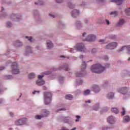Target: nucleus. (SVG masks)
I'll return each instance as SVG.
<instances>
[{
	"label": "nucleus",
	"instance_id": "nucleus-51",
	"mask_svg": "<svg viewBox=\"0 0 130 130\" xmlns=\"http://www.w3.org/2000/svg\"><path fill=\"white\" fill-rule=\"evenodd\" d=\"M107 127H103V130H107Z\"/></svg>",
	"mask_w": 130,
	"mask_h": 130
},
{
	"label": "nucleus",
	"instance_id": "nucleus-61",
	"mask_svg": "<svg viewBox=\"0 0 130 130\" xmlns=\"http://www.w3.org/2000/svg\"><path fill=\"white\" fill-rule=\"evenodd\" d=\"M80 57L81 58H83V55H81V56H80Z\"/></svg>",
	"mask_w": 130,
	"mask_h": 130
},
{
	"label": "nucleus",
	"instance_id": "nucleus-10",
	"mask_svg": "<svg viewBox=\"0 0 130 130\" xmlns=\"http://www.w3.org/2000/svg\"><path fill=\"white\" fill-rule=\"evenodd\" d=\"M80 14V11L77 10H74L72 11L71 15L72 17H74V18H76V17H78Z\"/></svg>",
	"mask_w": 130,
	"mask_h": 130
},
{
	"label": "nucleus",
	"instance_id": "nucleus-39",
	"mask_svg": "<svg viewBox=\"0 0 130 130\" xmlns=\"http://www.w3.org/2000/svg\"><path fill=\"white\" fill-rule=\"evenodd\" d=\"M12 23H11V22H8L7 23V26L8 27H12Z\"/></svg>",
	"mask_w": 130,
	"mask_h": 130
},
{
	"label": "nucleus",
	"instance_id": "nucleus-30",
	"mask_svg": "<svg viewBox=\"0 0 130 130\" xmlns=\"http://www.w3.org/2000/svg\"><path fill=\"white\" fill-rule=\"evenodd\" d=\"M63 68L65 69V71H69V65H68V64L63 65Z\"/></svg>",
	"mask_w": 130,
	"mask_h": 130
},
{
	"label": "nucleus",
	"instance_id": "nucleus-26",
	"mask_svg": "<svg viewBox=\"0 0 130 130\" xmlns=\"http://www.w3.org/2000/svg\"><path fill=\"white\" fill-rule=\"evenodd\" d=\"M86 62L85 61L82 62L81 69H82L83 70H85L86 69Z\"/></svg>",
	"mask_w": 130,
	"mask_h": 130
},
{
	"label": "nucleus",
	"instance_id": "nucleus-4",
	"mask_svg": "<svg viewBox=\"0 0 130 130\" xmlns=\"http://www.w3.org/2000/svg\"><path fill=\"white\" fill-rule=\"evenodd\" d=\"M75 49L77 51L86 52V48H85V46L82 43L78 44L75 47Z\"/></svg>",
	"mask_w": 130,
	"mask_h": 130
},
{
	"label": "nucleus",
	"instance_id": "nucleus-54",
	"mask_svg": "<svg viewBox=\"0 0 130 130\" xmlns=\"http://www.w3.org/2000/svg\"><path fill=\"white\" fill-rule=\"evenodd\" d=\"M99 42H104V40H100Z\"/></svg>",
	"mask_w": 130,
	"mask_h": 130
},
{
	"label": "nucleus",
	"instance_id": "nucleus-48",
	"mask_svg": "<svg viewBox=\"0 0 130 130\" xmlns=\"http://www.w3.org/2000/svg\"><path fill=\"white\" fill-rule=\"evenodd\" d=\"M85 103H91V101H90V100L86 101H85Z\"/></svg>",
	"mask_w": 130,
	"mask_h": 130
},
{
	"label": "nucleus",
	"instance_id": "nucleus-44",
	"mask_svg": "<svg viewBox=\"0 0 130 130\" xmlns=\"http://www.w3.org/2000/svg\"><path fill=\"white\" fill-rule=\"evenodd\" d=\"M64 111V110H66V108H62V109H60V110H58V111H57V112H58V111Z\"/></svg>",
	"mask_w": 130,
	"mask_h": 130
},
{
	"label": "nucleus",
	"instance_id": "nucleus-41",
	"mask_svg": "<svg viewBox=\"0 0 130 130\" xmlns=\"http://www.w3.org/2000/svg\"><path fill=\"white\" fill-rule=\"evenodd\" d=\"M63 1L62 0H56V2L58 4H60V3H62Z\"/></svg>",
	"mask_w": 130,
	"mask_h": 130
},
{
	"label": "nucleus",
	"instance_id": "nucleus-63",
	"mask_svg": "<svg viewBox=\"0 0 130 130\" xmlns=\"http://www.w3.org/2000/svg\"><path fill=\"white\" fill-rule=\"evenodd\" d=\"M4 8H2V11L3 12V11H4Z\"/></svg>",
	"mask_w": 130,
	"mask_h": 130
},
{
	"label": "nucleus",
	"instance_id": "nucleus-64",
	"mask_svg": "<svg viewBox=\"0 0 130 130\" xmlns=\"http://www.w3.org/2000/svg\"><path fill=\"white\" fill-rule=\"evenodd\" d=\"M60 57H64V56L63 55H61V56H60Z\"/></svg>",
	"mask_w": 130,
	"mask_h": 130
},
{
	"label": "nucleus",
	"instance_id": "nucleus-52",
	"mask_svg": "<svg viewBox=\"0 0 130 130\" xmlns=\"http://www.w3.org/2000/svg\"><path fill=\"white\" fill-rule=\"evenodd\" d=\"M10 116H13V115H14V113L10 112Z\"/></svg>",
	"mask_w": 130,
	"mask_h": 130
},
{
	"label": "nucleus",
	"instance_id": "nucleus-32",
	"mask_svg": "<svg viewBox=\"0 0 130 130\" xmlns=\"http://www.w3.org/2000/svg\"><path fill=\"white\" fill-rule=\"evenodd\" d=\"M97 52V50L95 48H93L91 50V54H94V53H96Z\"/></svg>",
	"mask_w": 130,
	"mask_h": 130
},
{
	"label": "nucleus",
	"instance_id": "nucleus-27",
	"mask_svg": "<svg viewBox=\"0 0 130 130\" xmlns=\"http://www.w3.org/2000/svg\"><path fill=\"white\" fill-rule=\"evenodd\" d=\"M125 12L126 13V14L127 16H129V15H130V8H128V9H126Z\"/></svg>",
	"mask_w": 130,
	"mask_h": 130
},
{
	"label": "nucleus",
	"instance_id": "nucleus-29",
	"mask_svg": "<svg viewBox=\"0 0 130 130\" xmlns=\"http://www.w3.org/2000/svg\"><path fill=\"white\" fill-rule=\"evenodd\" d=\"M31 47H28L26 48V52H29V53H32V52H31Z\"/></svg>",
	"mask_w": 130,
	"mask_h": 130
},
{
	"label": "nucleus",
	"instance_id": "nucleus-56",
	"mask_svg": "<svg viewBox=\"0 0 130 130\" xmlns=\"http://www.w3.org/2000/svg\"><path fill=\"white\" fill-rule=\"evenodd\" d=\"M62 130H69V129L66 128V127H63V128H62Z\"/></svg>",
	"mask_w": 130,
	"mask_h": 130
},
{
	"label": "nucleus",
	"instance_id": "nucleus-62",
	"mask_svg": "<svg viewBox=\"0 0 130 130\" xmlns=\"http://www.w3.org/2000/svg\"><path fill=\"white\" fill-rule=\"evenodd\" d=\"M59 80H63V78L61 77V79H59Z\"/></svg>",
	"mask_w": 130,
	"mask_h": 130
},
{
	"label": "nucleus",
	"instance_id": "nucleus-43",
	"mask_svg": "<svg viewBox=\"0 0 130 130\" xmlns=\"http://www.w3.org/2000/svg\"><path fill=\"white\" fill-rule=\"evenodd\" d=\"M43 77H44V76L39 75L38 76V78L39 79V80H41V79H42V78H43Z\"/></svg>",
	"mask_w": 130,
	"mask_h": 130
},
{
	"label": "nucleus",
	"instance_id": "nucleus-46",
	"mask_svg": "<svg viewBox=\"0 0 130 130\" xmlns=\"http://www.w3.org/2000/svg\"><path fill=\"white\" fill-rule=\"evenodd\" d=\"M3 70H5V67H0V71H3Z\"/></svg>",
	"mask_w": 130,
	"mask_h": 130
},
{
	"label": "nucleus",
	"instance_id": "nucleus-49",
	"mask_svg": "<svg viewBox=\"0 0 130 130\" xmlns=\"http://www.w3.org/2000/svg\"><path fill=\"white\" fill-rule=\"evenodd\" d=\"M43 90H47V87H46V86H43Z\"/></svg>",
	"mask_w": 130,
	"mask_h": 130
},
{
	"label": "nucleus",
	"instance_id": "nucleus-9",
	"mask_svg": "<svg viewBox=\"0 0 130 130\" xmlns=\"http://www.w3.org/2000/svg\"><path fill=\"white\" fill-rule=\"evenodd\" d=\"M127 91H128V88L127 87H122L121 89H119L118 92H119V93H121V94H124L127 93Z\"/></svg>",
	"mask_w": 130,
	"mask_h": 130
},
{
	"label": "nucleus",
	"instance_id": "nucleus-59",
	"mask_svg": "<svg viewBox=\"0 0 130 130\" xmlns=\"http://www.w3.org/2000/svg\"><path fill=\"white\" fill-rule=\"evenodd\" d=\"M98 108H99V107H98V108L96 109L95 108H94V110H96L97 111V110H98Z\"/></svg>",
	"mask_w": 130,
	"mask_h": 130
},
{
	"label": "nucleus",
	"instance_id": "nucleus-1",
	"mask_svg": "<svg viewBox=\"0 0 130 130\" xmlns=\"http://www.w3.org/2000/svg\"><path fill=\"white\" fill-rule=\"evenodd\" d=\"M91 71L95 74H101L105 71V67H102L100 64H95L92 66Z\"/></svg>",
	"mask_w": 130,
	"mask_h": 130
},
{
	"label": "nucleus",
	"instance_id": "nucleus-53",
	"mask_svg": "<svg viewBox=\"0 0 130 130\" xmlns=\"http://www.w3.org/2000/svg\"><path fill=\"white\" fill-rule=\"evenodd\" d=\"M12 78H13V76H11V75H9L8 76V79H12Z\"/></svg>",
	"mask_w": 130,
	"mask_h": 130
},
{
	"label": "nucleus",
	"instance_id": "nucleus-14",
	"mask_svg": "<svg viewBox=\"0 0 130 130\" xmlns=\"http://www.w3.org/2000/svg\"><path fill=\"white\" fill-rule=\"evenodd\" d=\"M44 84H45V82L42 79H39L37 81V85L38 86H43Z\"/></svg>",
	"mask_w": 130,
	"mask_h": 130
},
{
	"label": "nucleus",
	"instance_id": "nucleus-5",
	"mask_svg": "<svg viewBox=\"0 0 130 130\" xmlns=\"http://www.w3.org/2000/svg\"><path fill=\"white\" fill-rule=\"evenodd\" d=\"M42 114L41 115H38L36 116V119H41L42 117H46L49 114V111L46 110H42Z\"/></svg>",
	"mask_w": 130,
	"mask_h": 130
},
{
	"label": "nucleus",
	"instance_id": "nucleus-19",
	"mask_svg": "<svg viewBox=\"0 0 130 130\" xmlns=\"http://www.w3.org/2000/svg\"><path fill=\"white\" fill-rule=\"evenodd\" d=\"M85 75L86 74L83 71L81 73L76 74V77L77 78H81V77H84Z\"/></svg>",
	"mask_w": 130,
	"mask_h": 130
},
{
	"label": "nucleus",
	"instance_id": "nucleus-25",
	"mask_svg": "<svg viewBox=\"0 0 130 130\" xmlns=\"http://www.w3.org/2000/svg\"><path fill=\"white\" fill-rule=\"evenodd\" d=\"M29 79H34L35 78V74L34 73H30L28 75Z\"/></svg>",
	"mask_w": 130,
	"mask_h": 130
},
{
	"label": "nucleus",
	"instance_id": "nucleus-40",
	"mask_svg": "<svg viewBox=\"0 0 130 130\" xmlns=\"http://www.w3.org/2000/svg\"><path fill=\"white\" fill-rule=\"evenodd\" d=\"M49 74H51V71H47L44 72V75H49Z\"/></svg>",
	"mask_w": 130,
	"mask_h": 130
},
{
	"label": "nucleus",
	"instance_id": "nucleus-22",
	"mask_svg": "<svg viewBox=\"0 0 130 130\" xmlns=\"http://www.w3.org/2000/svg\"><path fill=\"white\" fill-rule=\"evenodd\" d=\"M66 99L72 100V99H73V95H72V94H67L66 96Z\"/></svg>",
	"mask_w": 130,
	"mask_h": 130
},
{
	"label": "nucleus",
	"instance_id": "nucleus-12",
	"mask_svg": "<svg viewBox=\"0 0 130 130\" xmlns=\"http://www.w3.org/2000/svg\"><path fill=\"white\" fill-rule=\"evenodd\" d=\"M124 48H126V50H127L128 54H130V45L127 46H124L121 48V49L118 51V52H120V51H122Z\"/></svg>",
	"mask_w": 130,
	"mask_h": 130
},
{
	"label": "nucleus",
	"instance_id": "nucleus-45",
	"mask_svg": "<svg viewBox=\"0 0 130 130\" xmlns=\"http://www.w3.org/2000/svg\"><path fill=\"white\" fill-rule=\"evenodd\" d=\"M104 59H105V60H107L108 59V56H105Z\"/></svg>",
	"mask_w": 130,
	"mask_h": 130
},
{
	"label": "nucleus",
	"instance_id": "nucleus-36",
	"mask_svg": "<svg viewBox=\"0 0 130 130\" xmlns=\"http://www.w3.org/2000/svg\"><path fill=\"white\" fill-rule=\"evenodd\" d=\"M110 38L111 39H115L116 38V36L112 35L111 36H110Z\"/></svg>",
	"mask_w": 130,
	"mask_h": 130
},
{
	"label": "nucleus",
	"instance_id": "nucleus-6",
	"mask_svg": "<svg viewBox=\"0 0 130 130\" xmlns=\"http://www.w3.org/2000/svg\"><path fill=\"white\" fill-rule=\"evenodd\" d=\"M117 46V43L112 42L107 45L105 47L106 49H114V48H116Z\"/></svg>",
	"mask_w": 130,
	"mask_h": 130
},
{
	"label": "nucleus",
	"instance_id": "nucleus-31",
	"mask_svg": "<svg viewBox=\"0 0 130 130\" xmlns=\"http://www.w3.org/2000/svg\"><path fill=\"white\" fill-rule=\"evenodd\" d=\"M77 85H82V84H83V81L79 79L77 81Z\"/></svg>",
	"mask_w": 130,
	"mask_h": 130
},
{
	"label": "nucleus",
	"instance_id": "nucleus-21",
	"mask_svg": "<svg viewBox=\"0 0 130 130\" xmlns=\"http://www.w3.org/2000/svg\"><path fill=\"white\" fill-rule=\"evenodd\" d=\"M114 96V94L112 92H110L107 95V98H109V99H112Z\"/></svg>",
	"mask_w": 130,
	"mask_h": 130
},
{
	"label": "nucleus",
	"instance_id": "nucleus-2",
	"mask_svg": "<svg viewBox=\"0 0 130 130\" xmlns=\"http://www.w3.org/2000/svg\"><path fill=\"white\" fill-rule=\"evenodd\" d=\"M44 97L45 105H48V104H49L51 102V100H52V94L50 92H45L44 93Z\"/></svg>",
	"mask_w": 130,
	"mask_h": 130
},
{
	"label": "nucleus",
	"instance_id": "nucleus-3",
	"mask_svg": "<svg viewBox=\"0 0 130 130\" xmlns=\"http://www.w3.org/2000/svg\"><path fill=\"white\" fill-rule=\"evenodd\" d=\"M11 69L12 73L14 75H17V74H19V73H20V71L19 70V65L16 62L12 63Z\"/></svg>",
	"mask_w": 130,
	"mask_h": 130
},
{
	"label": "nucleus",
	"instance_id": "nucleus-55",
	"mask_svg": "<svg viewBox=\"0 0 130 130\" xmlns=\"http://www.w3.org/2000/svg\"><path fill=\"white\" fill-rule=\"evenodd\" d=\"M85 35H86V32H84L82 34L83 37H85Z\"/></svg>",
	"mask_w": 130,
	"mask_h": 130
},
{
	"label": "nucleus",
	"instance_id": "nucleus-24",
	"mask_svg": "<svg viewBox=\"0 0 130 130\" xmlns=\"http://www.w3.org/2000/svg\"><path fill=\"white\" fill-rule=\"evenodd\" d=\"M111 111L114 113H118V110L116 108H112Z\"/></svg>",
	"mask_w": 130,
	"mask_h": 130
},
{
	"label": "nucleus",
	"instance_id": "nucleus-17",
	"mask_svg": "<svg viewBox=\"0 0 130 130\" xmlns=\"http://www.w3.org/2000/svg\"><path fill=\"white\" fill-rule=\"evenodd\" d=\"M123 122H128L130 121V117L129 116H125L123 118Z\"/></svg>",
	"mask_w": 130,
	"mask_h": 130
},
{
	"label": "nucleus",
	"instance_id": "nucleus-58",
	"mask_svg": "<svg viewBox=\"0 0 130 130\" xmlns=\"http://www.w3.org/2000/svg\"><path fill=\"white\" fill-rule=\"evenodd\" d=\"M109 64H107L106 66V68H108V67H109Z\"/></svg>",
	"mask_w": 130,
	"mask_h": 130
},
{
	"label": "nucleus",
	"instance_id": "nucleus-34",
	"mask_svg": "<svg viewBox=\"0 0 130 130\" xmlns=\"http://www.w3.org/2000/svg\"><path fill=\"white\" fill-rule=\"evenodd\" d=\"M69 7L70 9H74L75 8V6L73 5V4H72V3H70L69 5Z\"/></svg>",
	"mask_w": 130,
	"mask_h": 130
},
{
	"label": "nucleus",
	"instance_id": "nucleus-11",
	"mask_svg": "<svg viewBox=\"0 0 130 130\" xmlns=\"http://www.w3.org/2000/svg\"><path fill=\"white\" fill-rule=\"evenodd\" d=\"M114 119V117L110 116L107 118V121L111 124H113V123H114V122L115 121Z\"/></svg>",
	"mask_w": 130,
	"mask_h": 130
},
{
	"label": "nucleus",
	"instance_id": "nucleus-37",
	"mask_svg": "<svg viewBox=\"0 0 130 130\" xmlns=\"http://www.w3.org/2000/svg\"><path fill=\"white\" fill-rule=\"evenodd\" d=\"M122 110L123 111L121 112L122 115H125V109H124V108H122Z\"/></svg>",
	"mask_w": 130,
	"mask_h": 130
},
{
	"label": "nucleus",
	"instance_id": "nucleus-47",
	"mask_svg": "<svg viewBox=\"0 0 130 130\" xmlns=\"http://www.w3.org/2000/svg\"><path fill=\"white\" fill-rule=\"evenodd\" d=\"M40 91H35L34 92H32V94H35L36 93H40Z\"/></svg>",
	"mask_w": 130,
	"mask_h": 130
},
{
	"label": "nucleus",
	"instance_id": "nucleus-13",
	"mask_svg": "<svg viewBox=\"0 0 130 130\" xmlns=\"http://www.w3.org/2000/svg\"><path fill=\"white\" fill-rule=\"evenodd\" d=\"M93 91L94 92V93H98L100 91V88H99V86L96 85H94L93 86Z\"/></svg>",
	"mask_w": 130,
	"mask_h": 130
},
{
	"label": "nucleus",
	"instance_id": "nucleus-42",
	"mask_svg": "<svg viewBox=\"0 0 130 130\" xmlns=\"http://www.w3.org/2000/svg\"><path fill=\"white\" fill-rule=\"evenodd\" d=\"M106 23L107 24V25H109V24H110V22L109 21V20L106 19Z\"/></svg>",
	"mask_w": 130,
	"mask_h": 130
},
{
	"label": "nucleus",
	"instance_id": "nucleus-23",
	"mask_svg": "<svg viewBox=\"0 0 130 130\" xmlns=\"http://www.w3.org/2000/svg\"><path fill=\"white\" fill-rule=\"evenodd\" d=\"M110 15H111V16H113V17H116V16L118 15V13H117V12L114 11L110 13Z\"/></svg>",
	"mask_w": 130,
	"mask_h": 130
},
{
	"label": "nucleus",
	"instance_id": "nucleus-33",
	"mask_svg": "<svg viewBox=\"0 0 130 130\" xmlns=\"http://www.w3.org/2000/svg\"><path fill=\"white\" fill-rule=\"evenodd\" d=\"M76 117V118H77V119H76L75 121L76 122H78V121H80V119L81 118V116L77 115Z\"/></svg>",
	"mask_w": 130,
	"mask_h": 130
},
{
	"label": "nucleus",
	"instance_id": "nucleus-16",
	"mask_svg": "<svg viewBox=\"0 0 130 130\" xmlns=\"http://www.w3.org/2000/svg\"><path fill=\"white\" fill-rule=\"evenodd\" d=\"M112 3H116L118 6H119L122 4L123 0H110Z\"/></svg>",
	"mask_w": 130,
	"mask_h": 130
},
{
	"label": "nucleus",
	"instance_id": "nucleus-18",
	"mask_svg": "<svg viewBox=\"0 0 130 130\" xmlns=\"http://www.w3.org/2000/svg\"><path fill=\"white\" fill-rule=\"evenodd\" d=\"M124 23V20L123 19H120L119 21L117 24V27H120L122 25H123Z\"/></svg>",
	"mask_w": 130,
	"mask_h": 130
},
{
	"label": "nucleus",
	"instance_id": "nucleus-8",
	"mask_svg": "<svg viewBox=\"0 0 130 130\" xmlns=\"http://www.w3.org/2000/svg\"><path fill=\"white\" fill-rule=\"evenodd\" d=\"M25 118H22L15 121L16 125H23L25 123Z\"/></svg>",
	"mask_w": 130,
	"mask_h": 130
},
{
	"label": "nucleus",
	"instance_id": "nucleus-28",
	"mask_svg": "<svg viewBox=\"0 0 130 130\" xmlns=\"http://www.w3.org/2000/svg\"><path fill=\"white\" fill-rule=\"evenodd\" d=\"M84 95H89L90 94V90L87 89L86 90L84 91V92L83 93Z\"/></svg>",
	"mask_w": 130,
	"mask_h": 130
},
{
	"label": "nucleus",
	"instance_id": "nucleus-15",
	"mask_svg": "<svg viewBox=\"0 0 130 130\" xmlns=\"http://www.w3.org/2000/svg\"><path fill=\"white\" fill-rule=\"evenodd\" d=\"M47 46L48 49H51V48H52L53 47V44L51 43V41H47Z\"/></svg>",
	"mask_w": 130,
	"mask_h": 130
},
{
	"label": "nucleus",
	"instance_id": "nucleus-50",
	"mask_svg": "<svg viewBox=\"0 0 130 130\" xmlns=\"http://www.w3.org/2000/svg\"><path fill=\"white\" fill-rule=\"evenodd\" d=\"M49 16H50V17H52V18H54V15H52L50 13L49 14Z\"/></svg>",
	"mask_w": 130,
	"mask_h": 130
},
{
	"label": "nucleus",
	"instance_id": "nucleus-57",
	"mask_svg": "<svg viewBox=\"0 0 130 130\" xmlns=\"http://www.w3.org/2000/svg\"><path fill=\"white\" fill-rule=\"evenodd\" d=\"M76 129H77V128L74 127V128H73L72 129H71V130H76Z\"/></svg>",
	"mask_w": 130,
	"mask_h": 130
},
{
	"label": "nucleus",
	"instance_id": "nucleus-38",
	"mask_svg": "<svg viewBox=\"0 0 130 130\" xmlns=\"http://www.w3.org/2000/svg\"><path fill=\"white\" fill-rule=\"evenodd\" d=\"M35 5H44L43 2L42 1H40L38 3L35 2Z\"/></svg>",
	"mask_w": 130,
	"mask_h": 130
},
{
	"label": "nucleus",
	"instance_id": "nucleus-35",
	"mask_svg": "<svg viewBox=\"0 0 130 130\" xmlns=\"http://www.w3.org/2000/svg\"><path fill=\"white\" fill-rule=\"evenodd\" d=\"M25 38H27V39H28L29 41H30V42H32V37H29L28 36H26Z\"/></svg>",
	"mask_w": 130,
	"mask_h": 130
},
{
	"label": "nucleus",
	"instance_id": "nucleus-60",
	"mask_svg": "<svg viewBox=\"0 0 130 130\" xmlns=\"http://www.w3.org/2000/svg\"><path fill=\"white\" fill-rule=\"evenodd\" d=\"M99 2H104V0H98Z\"/></svg>",
	"mask_w": 130,
	"mask_h": 130
},
{
	"label": "nucleus",
	"instance_id": "nucleus-20",
	"mask_svg": "<svg viewBox=\"0 0 130 130\" xmlns=\"http://www.w3.org/2000/svg\"><path fill=\"white\" fill-rule=\"evenodd\" d=\"M14 45L15 46H16V47H19V46H22V43L19 41H17L15 42Z\"/></svg>",
	"mask_w": 130,
	"mask_h": 130
},
{
	"label": "nucleus",
	"instance_id": "nucleus-7",
	"mask_svg": "<svg viewBox=\"0 0 130 130\" xmlns=\"http://www.w3.org/2000/svg\"><path fill=\"white\" fill-rule=\"evenodd\" d=\"M83 41H95L96 40V36L93 35H88L85 39H83Z\"/></svg>",
	"mask_w": 130,
	"mask_h": 130
}]
</instances>
